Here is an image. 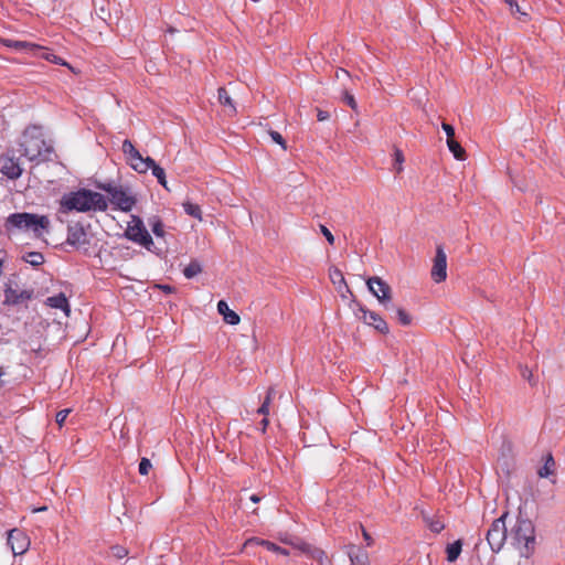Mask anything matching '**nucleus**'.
Masks as SVG:
<instances>
[{"label": "nucleus", "instance_id": "obj_19", "mask_svg": "<svg viewBox=\"0 0 565 565\" xmlns=\"http://www.w3.org/2000/svg\"><path fill=\"white\" fill-rule=\"evenodd\" d=\"M154 163L156 161L152 158H143L142 156H140L139 159L134 160V162H129L131 168L138 173H146L148 170L152 169Z\"/></svg>", "mask_w": 565, "mask_h": 565}, {"label": "nucleus", "instance_id": "obj_8", "mask_svg": "<svg viewBox=\"0 0 565 565\" xmlns=\"http://www.w3.org/2000/svg\"><path fill=\"white\" fill-rule=\"evenodd\" d=\"M355 317L367 326L373 327L382 334L388 333L390 329L386 321L376 312L366 309L362 305H358Z\"/></svg>", "mask_w": 565, "mask_h": 565}, {"label": "nucleus", "instance_id": "obj_18", "mask_svg": "<svg viewBox=\"0 0 565 565\" xmlns=\"http://www.w3.org/2000/svg\"><path fill=\"white\" fill-rule=\"evenodd\" d=\"M249 544L262 545V546L266 547L268 551H271L274 553H277V554H280V555H284V556L289 555V552L286 548H282V547L278 546L277 544H275V543H273L270 541L253 537V539L247 540L245 542L244 546L246 547Z\"/></svg>", "mask_w": 565, "mask_h": 565}, {"label": "nucleus", "instance_id": "obj_26", "mask_svg": "<svg viewBox=\"0 0 565 565\" xmlns=\"http://www.w3.org/2000/svg\"><path fill=\"white\" fill-rule=\"evenodd\" d=\"M23 260L33 267H38L44 263V256L40 252H29L23 256Z\"/></svg>", "mask_w": 565, "mask_h": 565}, {"label": "nucleus", "instance_id": "obj_53", "mask_svg": "<svg viewBox=\"0 0 565 565\" xmlns=\"http://www.w3.org/2000/svg\"><path fill=\"white\" fill-rule=\"evenodd\" d=\"M269 425V419H268V416H264V418L262 419L260 422V426H262V431L265 433L267 427Z\"/></svg>", "mask_w": 565, "mask_h": 565}, {"label": "nucleus", "instance_id": "obj_15", "mask_svg": "<svg viewBox=\"0 0 565 565\" xmlns=\"http://www.w3.org/2000/svg\"><path fill=\"white\" fill-rule=\"evenodd\" d=\"M45 305L54 309H61L66 317L70 316L71 307L66 296L63 292L49 297L45 300Z\"/></svg>", "mask_w": 565, "mask_h": 565}, {"label": "nucleus", "instance_id": "obj_21", "mask_svg": "<svg viewBox=\"0 0 565 565\" xmlns=\"http://www.w3.org/2000/svg\"><path fill=\"white\" fill-rule=\"evenodd\" d=\"M217 98H218V103L224 106V107H227L228 108V114L230 115H235L236 114V107L233 103V99L231 98L228 92L224 88V87H220L218 90H217Z\"/></svg>", "mask_w": 565, "mask_h": 565}, {"label": "nucleus", "instance_id": "obj_25", "mask_svg": "<svg viewBox=\"0 0 565 565\" xmlns=\"http://www.w3.org/2000/svg\"><path fill=\"white\" fill-rule=\"evenodd\" d=\"M555 461L551 454H548L545 458L544 466L539 470V476L541 478H547L548 476L554 473Z\"/></svg>", "mask_w": 565, "mask_h": 565}, {"label": "nucleus", "instance_id": "obj_7", "mask_svg": "<svg viewBox=\"0 0 565 565\" xmlns=\"http://www.w3.org/2000/svg\"><path fill=\"white\" fill-rule=\"evenodd\" d=\"M125 236L129 241L141 245L148 250H150L153 245L151 235L145 227L142 220L137 215H131V220L125 231Z\"/></svg>", "mask_w": 565, "mask_h": 565}, {"label": "nucleus", "instance_id": "obj_37", "mask_svg": "<svg viewBox=\"0 0 565 565\" xmlns=\"http://www.w3.org/2000/svg\"><path fill=\"white\" fill-rule=\"evenodd\" d=\"M269 136L270 138L273 139L274 142L280 145L282 147L284 150L287 149V146H286V141L285 139L282 138V136L278 132V131H275V130H270L269 131Z\"/></svg>", "mask_w": 565, "mask_h": 565}, {"label": "nucleus", "instance_id": "obj_11", "mask_svg": "<svg viewBox=\"0 0 565 565\" xmlns=\"http://www.w3.org/2000/svg\"><path fill=\"white\" fill-rule=\"evenodd\" d=\"M8 544L14 555H22L29 550L30 540L24 532L13 529L9 531Z\"/></svg>", "mask_w": 565, "mask_h": 565}, {"label": "nucleus", "instance_id": "obj_34", "mask_svg": "<svg viewBox=\"0 0 565 565\" xmlns=\"http://www.w3.org/2000/svg\"><path fill=\"white\" fill-rule=\"evenodd\" d=\"M396 315L401 324L409 326L412 323V317L403 308H397Z\"/></svg>", "mask_w": 565, "mask_h": 565}, {"label": "nucleus", "instance_id": "obj_29", "mask_svg": "<svg viewBox=\"0 0 565 565\" xmlns=\"http://www.w3.org/2000/svg\"><path fill=\"white\" fill-rule=\"evenodd\" d=\"M329 278L330 280L332 281L333 285H344L347 286V282H345V279H344V276L342 274V271L337 268V267H331L329 269Z\"/></svg>", "mask_w": 565, "mask_h": 565}, {"label": "nucleus", "instance_id": "obj_55", "mask_svg": "<svg viewBox=\"0 0 565 565\" xmlns=\"http://www.w3.org/2000/svg\"><path fill=\"white\" fill-rule=\"evenodd\" d=\"M249 499L254 503H258L260 501V498L257 494H252Z\"/></svg>", "mask_w": 565, "mask_h": 565}, {"label": "nucleus", "instance_id": "obj_12", "mask_svg": "<svg viewBox=\"0 0 565 565\" xmlns=\"http://www.w3.org/2000/svg\"><path fill=\"white\" fill-rule=\"evenodd\" d=\"M66 243L76 248H85L89 244L85 228L81 224L70 225Z\"/></svg>", "mask_w": 565, "mask_h": 565}, {"label": "nucleus", "instance_id": "obj_20", "mask_svg": "<svg viewBox=\"0 0 565 565\" xmlns=\"http://www.w3.org/2000/svg\"><path fill=\"white\" fill-rule=\"evenodd\" d=\"M154 163L156 161L152 158H143L142 156H140L139 159L134 160V162H129L131 168L138 173H146L148 170L152 169Z\"/></svg>", "mask_w": 565, "mask_h": 565}, {"label": "nucleus", "instance_id": "obj_40", "mask_svg": "<svg viewBox=\"0 0 565 565\" xmlns=\"http://www.w3.org/2000/svg\"><path fill=\"white\" fill-rule=\"evenodd\" d=\"M271 401L269 398H265L259 408L257 409V413L263 416L269 415V407H270Z\"/></svg>", "mask_w": 565, "mask_h": 565}, {"label": "nucleus", "instance_id": "obj_33", "mask_svg": "<svg viewBox=\"0 0 565 565\" xmlns=\"http://www.w3.org/2000/svg\"><path fill=\"white\" fill-rule=\"evenodd\" d=\"M284 543H287V544H290L292 545L295 548L299 550L300 552H302L303 554H308L311 545L306 543V542H302L300 540H297L296 542L294 541H288V540H282Z\"/></svg>", "mask_w": 565, "mask_h": 565}, {"label": "nucleus", "instance_id": "obj_51", "mask_svg": "<svg viewBox=\"0 0 565 565\" xmlns=\"http://www.w3.org/2000/svg\"><path fill=\"white\" fill-rule=\"evenodd\" d=\"M317 118H318L319 121H324V120H327L329 118V113L319 109L318 113H317Z\"/></svg>", "mask_w": 565, "mask_h": 565}, {"label": "nucleus", "instance_id": "obj_50", "mask_svg": "<svg viewBox=\"0 0 565 565\" xmlns=\"http://www.w3.org/2000/svg\"><path fill=\"white\" fill-rule=\"evenodd\" d=\"M132 148H135V146L130 140H125L122 142V151L125 154L128 153L129 151H132Z\"/></svg>", "mask_w": 565, "mask_h": 565}, {"label": "nucleus", "instance_id": "obj_28", "mask_svg": "<svg viewBox=\"0 0 565 565\" xmlns=\"http://www.w3.org/2000/svg\"><path fill=\"white\" fill-rule=\"evenodd\" d=\"M183 209H184L185 213L189 214L190 216L195 217L199 221H202V211L198 204H194L191 202H184Z\"/></svg>", "mask_w": 565, "mask_h": 565}, {"label": "nucleus", "instance_id": "obj_3", "mask_svg": "<svg viewBox=\"0 0 565 565\" xmlns=\"http://www.w3.org/2000/svg\"><path fill=\"white\" fill-rule=\"evenodd\" d=\"M50 218L46 215H39L33 213H12L6 220V230L30 231L35 237L40 238L44 233L50 230Z\"/></svg>", "mask_w": 565, "mask_h": 565}, {"label": "nucleus", "instance_id": "obj_31", "mask_svg": "<svg viewBox=\"0 0 565 565\" xmlns=\"http://www.w3.org/2000/svg\"><path fill=\"white\" fill-rule=\"evenodd\" d=\"M509 7H510V10L512 12V14H520L518 18L520 20H526L527 19V13L526 12H523L519 6V3L515 1V0H503Z\"/></svg>", "mask_w": 565, "mask_h": 565}, {"label": "nucleus", "instance_id": "obj_23", "mask_svg": "<svg viewBox=\"0 0 565 565\" xmlns=\"http://www.w3.org/2000/svg\"><path fill=\"white\" fill-rule=\"evenodd\" d=\"M307 555L316 559L319 565H330L326 552L319 547L311 546Z\"/></svg>", "mask_w": 565, "mask_h": 565}, {"label": "nucleus", "instance_id": "obj_13", "mask_svg": "<svg viewBox=\"0 0 565 565\" xmlns=\"http://www.w3.org/2000/svg\"><path fill=\"white\" fill-rule=\"evenodd\" d=\"M1 162L0 171L9 179L15 180L22 174V168L15 159L2 158Z\"/></svg>", "mask_w": 565, "mask_h": 565}, {"label": "nucleus", "instance_id": "obj_32", "mask_svg": "<svg viewBox=\"0 0 565 565\" xmlns=\"http://www.w3.org/2000/svg\"><path fill=\"white\" fill-rule=\"evenodd\" d=\"M22 298H30V295H26L25 291L17 295V291L9 289L6 291V301L11 303H18Z\"/></svg>", "mask_w": 565, "mask_h": 565}, {"label": "nucleus", "instance_id": "obj_9", "mask_svg": "<svg viewBox=\"0 0 565 565\" xmlns=\"http://www.w3.org/2000/svg\"><path fill=\"white\" fill-rule=\"evenodd\" d=\"M369 290L377 300L387 308V302L392 299V288L382 278L374 276L366 280Z\"/></svg>", "mask_w": 565, "mask_h": 565}, {"label": "nucleus", "instance_id": "obj_16", "mask_svg": "<svg viewBox=\"0 0 565 565\" xmlns=\"http://www.w3.org/2000/svg\"><path fill=\"white\" fill-rule=\"evenodd\" d=\"M348 555L351 565H370L367 553L353 544L348 546Z\"/></svg>", "mask_w": 565, "mask_h": 565}, {"label": "nucleus", "instance_id": "obj_38", "mask_svg": "<svg viewBox=\"0 0 565 565\" xmlns=\"http://www.w3.org/2000/svg\"><path fill=\"white\" fill-rule=\"evenodd\" d=\"M71 413V409L70 408H65V409H62L57 414H56V417H55V420H56V424L62 427L67 418V416L70 415Z\"/></svg>", "mask_w": 565, "mask_h": 565}, {"label": "nucleus", "instance_id": "obj_45", "mask_svg": "<svg viewBox=\"0 0 565 565\" xmlns=\"http://www.w3.org/2000/svg\"><path fill=\"white\" fill-rule=\"evenodd\" d=\"M428 526L434 533H439L444 530L445 524L439 520H434V521L429 522Z\"/></svg>", "mask_w": 565, "mask_h": 565}, {"label": "nucleus", "instance_id": "obj_22", "mask_svg": "<svg viewBox=\"0 0 565 565\" xmlns=\"http://www.w3.org/2000/svg\"><path fill=\"white\" fill-rule=\"evenodd\" d=\"M447 146L457 160L462 161L466 159V150L457 140H455V138L447 140Z\"/></svg>", "mask_w": 565, "mask_h": 565}, {"label": "nucleus", "instance_id": "obj_30", "mask_svg": "<svg viewBox=\"0 0 565 565\" xmlns=\"http://www.w3.org/2000/svg\"><path fill=\"white\" fill-rule=\"evenodd\" d=\"M152 174L157 178L158 182L167 190H169L166 179V172L164 170L159 167L157 163L151 169Z\"/></svg>", "mask_w": 565, "mask_h": 565}, {"label": "nucleus", "instance_id": "obj_5", "mask_svg": "<svg viewBox=\"0 0 565 565\" xmlns=\"http://www.w3.org/2000/svg\"><path fill=\"white\" fill-rule=\"evenodd\" d=\"M98 188L108 194L109 199H107V201L110 202L116 210L130 212L136 204V198L127 188L109 183L100 184Z\"/></svg>", "mask_w": 565, "mask_h": 565}, {"label": "nucleus", "instance_id": "obj_54", "mask_svg": "<svg viewBox=\"0 0 565 565\" xmlns=\"http://www.w3.org/2000/svg\"><path fill=\"white\" fill-rule=\"evenodd\" d=\"M274 395H275L274 387H269L265 398H269V401H273Z\"/></svg>", "mask_w": 565, "mask_h": 565}, {"label": "nucleus", "instance_id": "obj_44", "mask_svg": "<svg viewBox=\"0 0 565 565\" xmlns=\"http://www.w3.org/2000/svg\"><path fill=\"white\" fill-rule=\"evenodd\" d=\"M152 232L156 236L161 237L164 234L163 225L160 221H156L151 225Z\"/></svg>", "mask_w": 565, "mask_h": 565}, {"label": "nucleus", "instance_id": "obj_27", "mask_svg": "<svg viewBox=\"0 0 565 565\" xmlns=\"http://www.w3.org/2000/svg\"><path fill=\"white\" fill-rule=\"evenodd\" d=\"M202 271V266L199 262L192 260L183 270V275L191 279Z\"/></svg>", "mask_w": 565, "mask_h": 565}, {"label": "nucleus", "instance_id": "obj_42", "mask_svg": "<svg viewBox=\"0 0 565 565\" xmlns=\"http://www.w3.org/2000/svg\"><path fill=\"white\" fill-rule=\"evenodd\" d=\"M42 56H43L45 60L51 61V62H53V63H55V64L67 65V63H66V62L62 61V58H61V57L56 56V55H55V54H53V53H49V52H46V53H44Z\"/></svg>", "mask_w": 565, "mask_h": 565}, {"label": "nucleus", "instance_id": "obj_46", "mask_svg": "<svg viewBox=\"0 0 565 565\" xmlns=\"http://www.w3.org/2000/svg\"><path fill=\"white\" fill-rule=\"evenodd\" d=\"M441 128L447 135V140L455 138V129L451 125L443 122Z\"/></svg>", "mask_w": 565, "mask_h": 565}, {"label": "nucleus", "instance_id": "obj_2", "mask_svg": "<svg viewBox=\"0 0 565 565\" xmlns=\"http://www.w3.org/2000/svg\"><path fill=\"white\" fill-rule=\"evenodd\" d=\"M509 542L522 557H530L536 545L535 529L529 519H516L509 532Z\"/></svg>", "mask_w": 565, "mask_h": 565}, {"label": "nucleus", "instance_id": "obj_24", "mask_svg": "<svg viewBox=\"0 0 565 565\" xmlns=\"http://www.w3.org/2000/svg\"><path fill=\"white\" fill-rule=\"evenodd\" d=\"M461 548H462V543L459 540L449 544L446 550L447 561L450 563L455 562L459 557V555L461 553Z\"/></svg>", "mask_w": 565, "mask_h": 565}, {"label": "nucleus", "instance_id": "obj_49", "mask_svg": "<svg viewBox=\"0 0 565 565\" xmlns=\"http://www.w3.org/2000/svg\"><path fill=\"white\" fill-rule=\"evenodd\" d=\"M126 156L129 162H134V160L139 159L141 154L136 148H132V151H129Z\"/></svg>", "mask_w": 565, "mask_h": 565}, {"label": "nucleus", "instance_id": "obj_1", "mask_svg": "<svg viewBox=\"0 0 565 565\" xmlns=\"http://www.w3.org/2000/svg\"><path fill=\"white\" fill-rule=\"evenodd\" d=\"M107 207L108 201L105 195L88 189L65 193L60 201V211L62 213L71 211L81 213L105 212Z\"/></svg>", "mask_w": 565, "mask_h": 565}, {"label": "nucleus", "instance_id": "obj_17", "mask_svg": "<svg viewBox=\"0 0 565 565\" xmlns=\"http://www.w3.org/2000/svg\"><path fill=\"white\" fill-rule=\"evenodd\" d=\"M217 311L223 317L224 321L228 324L236 326L241 321L239 316L230 309L225 300H220L217 302Z\"/></svg>", "mask_w": 565, "mask_h": 565}, {"label": "nucleus", "instance_id": "obj_48", "mask_svg": "<svg viewBox=\"0 0 565 565\" xmlns=\"http://www.w3.org/2000/svg\"><path fill=\"white\" fill-rule=\"evenodd\" d=\"M126 156L129 162H134V160L139 159L141 154L136 148H132V151H129Z\"/></svg>", "mask_w": 565, "mask_h": 565}, {"label": "nucleus", "instance_id": "obj_43", "mask_svg": "<svg viewBox=\"0 0 565 565\" xmlns=\"http://www.w3.org/2000/svg\"><path fill=\"white\" fill-rule=\"evenodd\" d=\"M521 375L524 380L529 381L532 386L536 384V382L533 381V373L527 366L521 370Z\"/></svg>", "mask_w": 565, "mask_h": 565}, {"label": "nucleus", "instance_id": "obj_36", "mask_svg": "<svg viewBox=\"0 0 565 565\" xmlns=\"http://www.w3.org/2000/svg\"><path fill=\"white\" fill-rule=\"evenodd\" d=\"M394 159L397 163L396 172L399 173L403 170L404 154L401 149L396 148L394 150Z\"/></svg>", "mask_w": 565, "mask_h": 565}, {"label": "nucleus", "instance_id": "obj_6", "mask_svg": "<svg viewBox=\"0 0 565 565\" xmlns=\"http://www.w3.org/2000/svg\"><path fill=\"white\" fill-rule=\"evenodd\" d=\"M508 512L495 519L487 532V541L492 552L498 553L509 540V533L505 524Z\"/></svg>", "mask_w": 565, "mask_h": 565}, {"label": "nucleus", "instance_id": "obj_47", "mask_svg": "<svg viewBox=\"0 0 565 565\" xmlns=\"http://www.w3.org/2000/svg\"><path fill=\"white\" fill-rule=\"evenodd\" d=\"M344 100L353 110L358 109V104H356L353 95L345 93Z\"/></svg>", "mask_w": 565, "mask_h": 565}, {"label": "nucleus", "instance_id": "obj_56", "mask_svg": "<svg viewBox=\"0 0 565 565\" xmlns=\"http://www.w3.org/2000/svg\"><path fill=\"white\" fill-rule=\"evenodd\" d=\"M166 292H171L172 291V287L170 286H162L161 287Z\"/></svg>", "mask_w": 565, "mask_h": 565}, {"label": "nucleus", "instance_id": "obj_10", "mask_svg": "<svg viewBox=\"0 0 565 565\" xmlns=\"http://www.w3.org/2000/svg\"><path fill=\"white\" fill-rule=\"evenodd\" d=\"M430 275L431 279L437 284L445 281L447 278V255L441 245L436 247Z\"/></svg>", "mask_w": 565, "mask_h": 565}, {"label": "nucleus", "instance_id": "obj_14", "mask_svg": "<svg viewBox=\"0 0 565 565\" xmlns=\"http://www.w3.org/2000/svg\"><path fill=\"white\" fill-rule=\"evenodd\" d=\"M0 44L4 45L7 47L13 49L15 51L33 52L36 50H42V47L40 45H36L31 42L17 41V40H11V39H3V38H0Z\"/></svg>", "mask_w": 565, "mask_h": 565}, {"label": "nucleus", "instance_id": "obj_52", "mask_svg": "<svg viewBox=\"0 0 565 565\" xmlns=\"http://www.w3.org/2000/svg\"><path fill=\"white\" fill-rule=\"evenodd\" d=\"M361 529H362V534H363L364 540L366 541L367 546L372 545L373 541H372L371 535L365 531V529L362 525H361Z\"/></svg>", "mask_w": 565, "mask_h": 565}, {"label": "nucleus", "instance_id": "obj_35", "mask_svg": "<svg viewBox=\"0 0 565 565\" xmlns=\"http://www.w3.org/2000/svg\"><path fill=\"white\" fill-rule=\"evenodd\" d=\"M111 555L118 559L124 558L128 555V550L120 545H115L111 547Z\"/></svg>", "mask_w": 565, "mask_h": 565}, {"label": "nucleus", "instance_id": "obj_41", "mask_svg": "<svg viewBox=\"0 0 565 565\" xmlns=\"http://www.w3.org/2000/svg\"><path fill=\"white\" fill-rule=\"evenodd\" d=\"M320 232L322 233V235L326 237L330 245L334 244V236L327 226L320 224Z\"/></svg>", "mask_w": 565, "mask_h": 565}, {"label": "nucleus", "instance_id": "obj_4", "mask_svg": "<svg viewBox=\"0 0 565 565\" xmlns=\"http://www.w3.org/2000/svg\"><path fill=\"white\" fill-rule=\"evenodd\" d=\"M20 147L22 154L30 161L47 160L52 151V148L46 143L42 131L36 127L24 130Z\"/></svg>", "mask_w": 565, "mask_h": 565}, {"label": "nucleus", "instance_id": "obj_39", "mask_svg": "<svg viewBox=\"0 0 565 565\" xmlns=\"http://www.w3.org/2000/svg\"><path fill=\"white\" fill-rule=\"evenodd\" d=\"M151 468V462L147 458H142L139 462V473L142 476L148 475L149 470Z\"/></svg>", "mask_w": 565, "mask_h": 565}]
</instances>
